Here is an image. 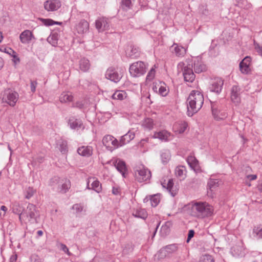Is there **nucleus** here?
Returning <instances> with one entry per match:
<instances>
[{
	"instance_id": "nucleus-63",
	"label": "nucleus",
	"mask_w": 262,
	"mask_h": 262,
	"mask_svg": "<svg viewBox=\"0 0 262 262\" xmlns=\"http://www.w3.org/2000/svg\"><path fill=\"white\" fill-rule=\"evenodd\" d=\"M148 140H149L148 138H146V139H143V140H142L141 141V143H142V142H148Z\"/></svg>"
},
{
	"instance_id": "nucleus-61",
	"label": "nucleus",
	"mask_w": 262,
	"mask_h": 262,
	"mask_svg": "<svg viewBox=\"0 0 262 262\" xmlns=\"http://www.w3.org/2000/svg\"><path fill=\"white\" fill-rule=\"evenodd\" d=\"M4 61L2 58L0 57V70L3 67Z\"/></svg>"
},
{
	"instance_id": "nucleus-19",
	"label": "nucleus",
	"mask_w": 262,
	"mask_h": 262,
	"mask_svg": "<svg viewBox=\"0 0 262 262\" xmlns=\"http://www.w3.org/2000/svg\"><path fill=\"white\" fill-rule=\"evenodd\" d=\"M251 58L246 56L239 63L240 70L242 73L247 74L250 71Z\"/></svg>"
},
{
	"instance_id": "nucleus-16",
	"label": "nucleus",
	"mask_w": 262,
	"mask_h": 262,
	"mask_svg": "<svg viewBox=\"0 0 262 262\" xmlns=\"http://www.w3.org/2000/svg\"><path fill=\"white\" fill-rule=\"evenodd\" d=\"M212 112L214 119L217 121L224 119L227 116V114L225 111L219 109L214 105H212Z\"/></svg>"
},
{
	"instance_id": "nucleus-3",
	"label": "nucleus",
	"mask_w": 262,
	"mask_h": 262,
	"mask_svg": "<svg viewBox=\"0 0 262 262\" xmlns=\"http://www.w3.org/2000/svg\"><path fill=\"white\" fill-rule=\"evenodd\" d=\"M38 216L36 207L33 204H29L26 210L19 214V219L20 222H24L26 224H34L37 222Z\"/></svg>"
},
{
	"instance_id": "nucleus-49",
	"label": "nucleus",
	"mask_w": 262,
	"mask_h": 262,
	"mask_svg": "<svg viewBox=\"0 0 262 262\" xmlns=\"http://www.w3.org/2000/svg\"><path fill=\"white\" fill-rule=\"evenodd\" d=\"M8 210V208L6 206L3 205L0 207V217H4Z\"/></svg>"
},
{
	"instance_id": "nucleus-60",
	"label": "nucleus",
	"mask_w": 262,
	"mask_h": 262,
	"mask_svg": "<svg viewBox=\"0 0 262 262\" xmlns=\"http://www.w3.org/2000/svg\"><path fill=\"white\" fill-rule=\"evenodd\" d=\"M32 262H42L41 259H39L38 257H37V256H36L34 258V261H33V259H32Z\"/></svg>"
},
{
	"instance_id": "nucleus-24",
	"label": "nucleus",
	"mask_w": 262,
	"mask_h": 262,
	"mask_svg": "<svg viewBox=\"0 0 262 262\" xmlns=\"http://www.w3.org/2000/svg\"><path fill=\"white\" fill-rule=\"evenodd\" d=\"M223 85V80L220 78H216L213 81L210 89L212 92L218 93L221 92Z\"/></svg>"
},
{
	"instance_id": "nucleus-33",
	"label": "nucleus",
	"mask_w": 262,
	"mask_h": 262,
	"mask_svg": "<svg viewBox=\"0 0 262 262\" xmlns=\"http://www.w3.org/2000/svg\"><path fill=\"white\" fill-rule=\"evenodd\" d=\"M155 125L154 120L151 118L145 119L142 123V126L145 130H150L152 129Z\"/></svg>"
},
{
	"instance_id": "nucleus-29",
	"label": "nucleus",
	"mask_w": 262,
	"mask_h": 262,
	"mask_svg": "<svg viewBox=\"0 0 262 262\" xmlns=\"http://www.w3.org/2000/svg\"><path fill=\"white\" fill-rule=\"evenodd\" d=\"M231 99L235 103L240 101L239 88L237 86H233L231 90Z\"/></svg>"
},
{
	"instance_id": "nucleus-40",
	"label": "nucleus",
	"mask_w": 262,
	"mask_h": 262,
	"mask_svg": "<svg viewBox=\"0 0 262 262\" xmlns=\"http://www.w3.org/2000/svg\"><path fill=\"white\" fill-rule=\"evenodd\" d=\"M42 23L46 26H52L53 25H61V23L55 21L51 19H41Z\"/></svg>"
},
{
	"instance_id": "nucleus-55",
	"label": "nucleus",
	"mask_w": 262,
	"mask_h": 262,
	"mask_svg": "<svg viewBox=\"0 0 262 262\" xmlns=\"http://www.w3.org/2000/svg\"><path fill=\"white\" fill-rule=\"evenodd\" d=\"M13 52L14 54L13 55V57L14 58V62H15V63H17L19 62V61H20L19 58L17 57V56L15 55V53L14 51Z\"/></svg>"
},
{
	"instance_id": "nucleus-52",
	"label": "nucleus",
	"mask_w": 262,
	"mask_h": 262,
	"mask_svg": "<svg viewBox=\"0 0 262 262\" xmlns=\"http://www.w3.org/2000/svg\"><path fill=\"white\" fill-rule=\"evenodd\" d=\"M36 85H37V82L36 81H31V89L33 92H34L35 91Z\"/></svg>"
},
{
	"instance_id": "nucleus-59",
	"label": "nucleus",
	"mask_w": 262,
	"mask_h": 262,
	"mask_svg": "<svg viewBox=\"0 0 262 262\" xmlns=\"http://www.w3.org/2000/svg\"><path fill=\"white\" fill-rule=\"evenodd\" d=\"M257 52L262 56V47L256 48Z\"/></svg>"
},
{
	"instance_id": "nucleus-56",
	"label": "nucleus",
	"mask_w": 262,
	"mask_h": 262,
	"mask_svg": "<svg viewBox=\"0 0 262 262\" xmlns=\"http://www.w3.org/2000/svg\"><path fill=\"white\" fill-rule=\"evenodd\" d=\"M247 178L250 180H256L257 179V176L255 175V174H251V175H248L247 176Z\"/></svg>"
},
{
	"instance_id": "nucleus-51",
	"label": "nucleus",
	"mask_w": 262,
	"mask_h": 262,
	"mask_svg": "<svg viewBox=\"0 0 262 262\" xmlns=\"http://www.w3.org/2000/svg\"><path fill=\"white\" fill-rule=\"evenodd\" d=\"M122 4L123 6L129 7L132 5V1L131 0H122Z\"/></svg>"
},
{
	"instance_id": "nucleus-41",
	"label": "nucleus",
	"mask_w": 262,
	"mask_h": 262,
	"mask_svg": "<svg viewBox=\"0 0 262 262\" xmlns=\"http://www.w3.org/2000/svg\"><path fill=\"white\" fill-rule=\"evenodd\" d=\"M60 151L63 154H66L68 151L67 142L65 141H61L59 143Z\"/></svg>"
},
{
	"instance_id": "nucleus-57",
	"label": "nucleus",
	"mask_w": 262,
	"mask_h": 262,
	"mask_svg": "<svg viewBox=\"0 0 262 262\" xmlns=\"http://www.w3.org/2000/svg\"><path fill=\"white\" fill-rule=\"evenodd\" d=\"M194 235V231L193 230H190L188 233V241Z\"/></svg>"
},
{
	"instance_id": "nucleus-14",
	"label": "nucleus",
	"mask_w": 262,
	"mask_h": 262,
	"mask_svg": "<svg viewBox=\"0 0 262 262\" xmlns=\"http://www.w3.org/2000/svg\"><path fill=\"white\" fill-rule=\"evenodd\" d=\"M105 76L107 79L117 82L122 78V73L120 71L119 73L115 70L110 68L107 70Z\"/></svg>"
},
{
	"instance_id": "nucleus-9",
	"label": "nucleus",
	"mask_w": 262,
	"mask_h": 262,
	"mask_svg": "<svg viewBox=\"0 0 262 262\" xmlns=\"http://www.w3.org/2000/svg\"><path fill=\"white\" fill-rule=\"evenodd\" d=\"M18 95L16 92L10 90H6L3 95L2 100L3 102L14 106L18 100Z\"/></svg>"
},
{
	"instance_id": "nucleus-20",
	"label": "nucleus",
	"mask_w": 262,
	"mask_h": 262,
	"mask_svg": "<svg viewBox=\"0 0 262 262\" xmlns=\"http://www.w3.org/2000/svg\"><path fill=\"white\" fill-rule=\"evenodd\" d=\"M34 36L32 31L29 30L24 31L19 35V39L23 43H29L33 39Z\"/></svg>"
},
{
	"instance_id": "nucleus-17",
	"label": "nucleus",
	"mask_w": 262,
	"mask_h": 262,
	"mask_svg": "<svg viewBox=\"0 0 262 262\" xmlns=\"http://www.w3.org/2000/svg\"><path fill=\"white\" fill-rule=\"evenodd\" d=\"M61 6L60 2L58 0H49L46 1L44 4L45 9L48 11H56Z\"/></svg>"
},
{
	"instance_id": "nucleus-47",
	"label": "nucleus",
	"mask_w": 262,
	"mask_h": 262,
	"mask_svg": "<svg viewBox=\"0 0 262 262\" xmlns=\"http://www.w3.org/2000/svg\"><path fill=\"white\" fill-rule=\"evenodd\" d=\"M35 192V190H34L32 188H28V189L27 190L26 198L27 199H29L34 195Z\"/></svg>"
},
{
	"instance_id": "nucleus-35",
	"label": "nucleus",
	"mask_w": 262,
	"mask_h": 262,
	"mask_svg": "<svg viewBox=\"0 0 262 262\" xmlns=\"http://www.w3.org/2000/svg\"><path fill=\"white\" fill-rule=\"evenodd\" d=\"M220 184V180L217 179H210L208 182L207 187L211 191H213L219 186Z\"/></svg>"
},
{
	"instance_id": "nucleus-44",
	"label": "nucleus",
	"mask_w": 262,
	"mask_h": 262,
	"mask_svg": "<svg viewBox=\"0 0 262 262\" xmlns=\"http://www.w3.org/2000/svg\"><path fill=\"white\" fill-rule=\"evenodd\" d=\"M131 52L132 53L129 54L130 56L138 57L140 55V51L138 47H133Z\"/></svg>"
},
{
	"instance_id": "nucleus-30",
	"label": "nucleus",
	"mask_w": 262,
	"mask_h": 262,
	"mask_svg": "<svg viewBox=\"0 0 262 262\" xmlns=\"http://www.w3.org/2000/svg\"><path fill=\"white\" fill-rule=\"evenodd\" d=\"M127 94L125 91L117 90L113 94L112 98L114 100L122 101L127 98Z\"/></svg>"
},
{
	"instance_id": "nucleus-43",
	"label": "nucleus",
	"mask_w": 262,
	"mask_h": 262,
	"mask_svg": "<svg viewBox=\"0 0 262 262\" xmlns=\"http://www.w3.org/2000/svg\"><path fill=\"white\" fill-rule=\"evenodd\" d=\"M200 262H214V260L212 256L204 255L201 257Z\"/></svg>"
},
{
	"instance_id": "nucleus-28",
	"label": "nucleus",
	"mask_w": 262,
	"mask_h": 262,
	"mask_svg": "<svg viewBox=\"0 0 262 262\" xmlns=\"http://www.w3.org/2000/svg\"><path fill=\"white\" fill-rule=\"evenodd\" d=\"M135 137V134L132 132H128L127 134L122 136L119 142L120 146H122L128 143Z\"/></svg>"
},
{
	"instance_id": "nucleus-26",
	"label": "nucleus",
	"mask_w": 262,
	"mask_h": 262,
	"mask_svg": "<svg viewBox=\"0 0 262 262\" xmlns=\"http://www.w3.org/2000/svg\"><path fill=\"white\" fill-rule=\"evenodd\" d=\"M96 27L99 31H103L108 28L107 19L100 18L96 21Z\"/></svg>"
},
{
	"instance_id": "nucleus-18",
	"label": "nucleus",
	"mask_w": 262,
	"mask_h": 262,
	"mask_svg": "<svg viewBox=\"0 0 262 262\" xmlns=\"http://www.w3.org/2000/svg\"><path fill=\"white\" fill-rule=\"evenodd\" d=\"M171 50L177 56L182 57L186 54L187 48L174 43L171 47Z\"/></svg>"
},
{
	"instance_id": "nucleus-6",
	"label": "nucleus",
	"mask_w": 262,
	"mask_h": 262,
	"mask_svg": "<svg viewBox=\"0 0 262 262\" xmlns=\"http://www.w3.org/2000/svg\"><path fill=\"white\" fill-rule=\"evenodd\" d=\"M135 175L136 179L140 182L146 181L151 177L150 171L142 164L136 166L135 170Z\"/></svg>"
},
{
	"instance_id": "nucleus-42",
	"label": "nucleus",
	"mask_w": 262,
	"mask_h": 262,
	"mask_svg": "<svg viewBox=\"0 0 262 262\" xmlns=\"http://www.w3.org/2000/svg\"><path fill=\"white\" fill-rule=\"evenodd\" d=\"M161 158L163 162H168L170 159V154L169 151L163 152L161 154Z\"/></svg>"
},
{
	"instance_id": "nucleus-34",
	"label": "nucleus",
	"mask_w": 262,
	"mask_h": 262,
	"mask_svg": "<svg viewBox=\"0 0 262 262\" xmlns=\"http://www.w3.org/2000/svg\"><path fill=\"white\" fill-rule=\"evenodd\" d=\"M59 100L61 102H71L73 100V96L71 93L68 92H63L59 97Z\"/></svg>"
},
{
	"instance_id": "nucleus-36",
	"label": "nucleus",
	"mask_w": 262,
	"mask_h": 262,
	"mask_svg": "<svg viewBox=\"0 0 262 262\" xmlns=\"http://www.w3.org/2000/svg\"><path fill=\"white\" fill-rule=\"evenodd\" d=\"M69 123L71 128L73 129H78L82 127V122L77 119H71L69 121Z\"/></svg>"
},
{
	"instance_id": "nucleus-31",
	"label": "nucleus",
	"mask_w": 262,
	"mask_h": 262,
	"mask_svg": "<svg viewBox=\"0 0 262 262\" xmlns=\"http://www.w3.org/2000/svg\"><path fill=\"white\" fill-rule=\"evenodd\" d=\"M150 200L151 205L152 207H156L160 203L161 200V196L160 194H154L153 195L147 196L144 199V202H147Z\"/></svg>"
},
{
	"instance_id": "nucleus-58",
	"label": "nucleus",
	"mask_w": 262,
	"mask_h": 262,
	"mask_svg": "<svg viewBox=\"0 0 262 262\" xmlns=\"http://www.w3.org/2000/svg\"><path fill=\"white\" fill-rule=\"evenodd\" d=\"M257 187H258V190L262 192V180L259 182Z\"/></svg>"
},
{
	"instance_id": "nucleus-32",
	"label": "nucleus",
	"mask_w": 262,
	"mask_h": 262,
	"mask_svg": "<svg viewBox=\"0 0 262 262\" xmlns=\"http://www.w3.org/2000/svg\"><path fill=\"white\" fill-rule=\"evenodd\" d=\"M89 28V23L85 20H81L77 26V30L79 33H84L86 32Z\"/></svg>"
},
{
	"instance_id": "nucleus-25",
	"label": "nucleus",
	"mask_w": 262,
	"mask_h": 262,
	"mask_svg": "<svg viewBox=\"0 0 262 262\" xmlns=\"http://www.w3.org/2000/svg\"><path fill=\"white\" fill-rule=\"evenodd\" d=\"M78 153L83 157H90L93 154V148L91 146H82L77 149Z\"/></svg>"
},
{
	"instance_id": "nucleus-5",
	"label": "nucleus",
	"mask_w": 262,
	"mask_h": 262,
	"mask_svg": "<svg viewBox=\"0 0 262 262\" xmlns=\"http://www.w3.org/2000/svg\"><path fill=\"white\" fill-rule=\"evenodd\" d=\"M50 185L56 191L61 193H66L71 187V182L70 180L67 179L54 178L51 180Z\"/></svg>"
},
{
	"instance_id": "nucleus-15",
	"label": "nucleus",
	"mask_w": 262,
	"mask_h": 262,
	"mask_svg": "<svg viewBox=\"0 0 262 262\" xmlns=\"http://www.w3.org/2000/svg\"><path fill=\"white\" fill-rule=\"evenodd\" d=\"M187 162L189 166L195 172H202L201 168L199 165V161L193 156H189L187 159Z\"/></svg>"
},
{
	"instance_id": "nucleus-21",
	"label": "nucleus",
	"mask_w": 262,
	"mask_h": 262,
	"mask_svg": "<svg viewBox=\"0 0 262 262\" xmlns=\"http://www.w3.org/2000/svg\"><path fill=\"white\" fill-rule=\"evenodd\" d=\"M188 127L187 122L185 121H180L175 123L172 127V130L176 134H182Z\"/></svg>"
},
{
	"instance_id": "nucleus-4",
	"label": "nucleus",
	"mask_w": 262,
	"mask_h": 262,
	"mask_svg": "<svg viewBox=\"0 0 262 262\" xmlns=\"http://www.w3.org/2000/svg\"><path fill=\"white\" fill-rule=\"evenodd\" d=\"M178 72L183 73L184 80L186 81L192 82L195 79V75L192 69V66L186 61H181L177 65Z\"/></svg>"
},
{
	"instance_id": "nucleus-2",
	"label": "nucleus",
	"mask_w": 262,
	"mask_h": 262,
	"mask_svg": "<svg viewBox=\"0 0 262 262\" xmlns=\"http://www.w3.org/2000/svg\"><path fill=\"white\" fill-rule=\"evenodd\" d=\"M213 213V207L206 202H196L191 205L190 214L194 217L203 219L211 216Z\"/></svg>"
},
{
	"instance_id": "nucleus-50",
	"label": "nucleus",
	"mask_w": 262,
	"mask_h": 262,
	"mask_svg": "<svg viewBox=\"0 0 262 262\" xmlns=\"http://www.w3.org/2000/svg\"><path fill=\"white\" fill-rule=\"evenodd\" d=\"M73 209L76 212H81L83 210V206L80 204H75L73 206Z\"/></svg>"
},
{
	"instance_id": "nucleus-11",
	"label": "nucleus",
	"mask_w": 262,
	"mask_h": 262,
	"mask_svg": "<svg viewBox=\"0 0 262 262\" xmlns=\"http://www.w3.org/2000/svg\"><path fill=\"white\" fill-rule=\"evenodd\" d=\"M152 90L162 96H166L169 92L166 84L162 81H156L153 83Z\"/></svg>"
},
{
	"instance_id": "nucleus-62",
	"label": "nucleus",
	"mask_w": 262,
	"mask_h": 262,
	"mask_svg": "<svg viewBox=\"0 0 262 262\" xmlns=\"http://www.w3.org/2000/svg\"><path fill=\"white\" fill-rule=\"evenodd\" d=\"M37 234L39 236H41L43 235V232L41 231V230H39L37 231Z\"/></svg>"
},
{
	"instance_id": "nucleus-38",
	"label": "nucleus",
	"mask_w": 262,
	"mask_h": 262,
	"mask_svg": "<svg viewBox=\"0 0 262 262\" xmlns=\"http://www.w3.org/2000/svg\"><path fill=\"white\" fill-rule=\"evenodd\" d=\"M157 68V66L155 64L151 69L150 70L146 76V80L151 81L155 76L156 69Z\"/></svg>"
},
{
	"instance_id": "nucleus-7",
	"label": "nucleus",
	"mask_w": 262,
	"mask_h": 262,
	"mask_svg": "<svg viewBox=\"0 0 262 262\" xmlns=\"http://www.w3.org/2000/svg\"><path fill=\"white\" fill-rule=\"evenodd\" d=\"M147 67L142 61H138L133 63L129 67L130 74L134 77L144 75L146 71Z\"/></svg>"
},
{
	"instance_id": "nucleus-39",
	"label": "nucleus",
	"mask_w": 262,
	"mask_h": 262,
	"mask_svg": "<svg viewBox=\"0 0 262 262\" xmlns=\"http://www.w3.org/2000/svg\"><path fill=\"white\" fill-rule=\"evenodd\" d=\"M161 184L163 187L166 188L169 191H171L173 185V180L172 179H168L167 182L166 180L161 181Z\"/></svg>"
},
{
	"instance_id": "nucleus-8",
	"label": "nucleus",
	"mask_w": 262,
	"mask_h": 262,
	"mask_svg": "<svg viewBox=\"0 0 262 262\" xmlns=\"http://www.w3.org/2000/svg\"><path fill=\"white\" fill-rule=\"evenodd\" d=\"M103 145L110 151H113L114 149L120 146L119 141L114 136L107 135L102 139Z\"/></svg>"
},
{
	"instance_id": "nucleus-12",
	"label": "nucleus",
	"mask_w": 262,
	"mask_h": 262,
	"mask_svg": "<svg viewBox=\"0 0 262 262\" xmlns=\"http://www.w3.org/2000/svg\"><path fill=\"white\" fill-rule=\"evenodd\" d=\"M152 137L154 139H158L162 141L167 142L173 138V135L166 130H162L154 132Z\"/></svg>"
},
{
	"instance_id": "nucleus-46",
	"label": "nucleus",
	"mask_w": 262,
	"mask_h": 262,
	"mask_svg": "<svg viewBox=\"0 0 262 262\" xmlns=\"http://www.w3.org/2000/svg\"><path fill=\"white\" fill-rule=\"evenodd\" d=\"M253 232L256 234L258 238H262V228L255 227L253 229Z\"/></svg>"
},
{
	"instance_id": "nucleus-23",
	"label": "nucleus",
	"mask_w": 262,
	"mask_h": 262,
	"mask_svg": "<svg viewBox=\"0 0 262 262\" xmlns=\"http://www.w3.org/2000/svg\"><path fill=\"white\" fill-rule=\"evenodd\" d=\"M187 169L185 166H179L175 169L176 176L180 180L183 181L187 177Z\"/></svg>"
},
{
	"instance_id": "nucleus-54",
	"label": "nucleus",
	"mask_w": 262,
	"mask_h": 262,
	"mask_svg": "<svg viewBox=\"0 0 262 262\" xmlns=\"http://www.w3.org/2000/svg\"><path fill=\"white\" fill-rule=\"evenodd\" d=\"M112 192L113 194L117 195L120 192V189L119 188L114 187L112 190Z\"/></svg>"
},
{
	"instance_id": "nucleus-48",
	"label": "nucleus",
	"mask_w": 262,
	"mask_h": 262,
	"mask_svg": "<svg viewBox=\"0 0 262 262\" xmlns=\"http://www.w3.org/2000/svg\"><path fill=\"white\" fill-rule=\"evenodd\" d=\"M12 211L16 214H19L21 210L18 204H14L12 206Z\"/></svg>"
},
{
	"instance_id": "nucleus-64",
	"label": "nucleus",
	"mask_w": 262,
	"mask_h": 262,
	"mask_svg": "<svg viewBox=\"0 0 262 262\" xmlns=\"http://www.w3.org/2000/svg\"><path fill=\"white\" fill-rule=\"evenodd\" d=\"M3 39V36L2 33L0 32V43L2 42Z\"/></svg>"
},
{
	"instance_id": "nucleus-27",
	"label": "nucleus",
	"mask_w": 262,
	"mask_h": 262,
	"mask_svg": "<svg viewBox=\"0 0 262 262\" xmlns=\"http://www.w3.org/2000/svg\"><path fill=\"white\" fill-rule=\"evenodd\" d=\"M115 166L117 169L122 174V176L125 177L127 169L125 162L121 160H117Z\"/></svg>"
},
{
	"instance_id": "nucleus-45",
	"label": "nucleus",
	"mask_w": 262,
	"mask_h": 262,
	"mask_svg": "<svg viewBox=\"0 0 262 262\" xmlns=\"http://www.w3.org/2000/svg\"><path fill=\"white\" fill-rule=\"evenodd\" d=\"M48 39L49 41L55 46L57 43V35L53 34L49 37Z\"/></svg>"
},
{
	"instance_id": "nucleus-10",
	"label": "nucleus",
	"mask_w": 262,
	"mask_h": 262,
	"mask_svg": "<svg viewBox=\"0 0 262 262\" xmlns=\"http://www.w3.org/2000/svg\"><path fill=\"white\" fill-rule=\"evenodd\" d=\"M178 250V247L176 244H171L166 246L159 251V253L157 254L158 257L159 259L163 258L169 254L175 253Z\"/></svg>"
},
{
	"instance_id": "nucleus-53",
	"label": "nucleus",
	"mask_w": 262,
	"mask_h": 262,
	"mask_svg": "<svg viewBox=\"0 0 262 262\" xmlns=\"http://www.w3.org/2000/svg\"><path fill=\"white\" fill-rule=\"evenodd\" d=\"M17 256L16 254H13L11 256L9 262H16L17 260Z\"/></svg>"
},
{
	"instance_id": "nucleus-37",
	"label": "nucleus",
	"mask_w": 262,
	"mask_h": 262,
	"mask_svg": "<svg viewBox=\"0 0 262 262\" xmlns=\"http://www.w3.org/2000/svg\"><path fill=\"white\" fill-rule=\"evenodd\" d=\"M90 62L89 60L83 58L80 61V68L83 71H86L89 69Z\"/></svg>"
},
{
	"instance_id": "nucleus-13",
	"label": "nucleus",
	"mask_w": 262,
	"mask_h": 262,
	"mask_svg": "<svg viewBox=\"0 0 262 262\" xmlns=\"http://www.w3.org/2000/svg\"><path fill=\"white\" fill-rule=\"evenodd\" d=\"M87 188L99 193L102 190L101 184L95 178H90L87 182Z\"/></svg>"
},
{
	"instance_id": "nucleus-1",
	"label": "nucleus",
	"mask_w": 262,
	"mask_h": 262,
	"mask_svg": "<svg viewBox=\"0 0 262 262\" xmlns=\"http://www.w3.org/2000/svg\"><path fill=\"white\" fill-rule=\"evenodd\" d=\"M187 113L189 116H192L202 107L204 103V97L199 91L191 92L187 99Z\"/></svg>"
},
{
	"instance_id": "nucleus-22",
	"label": "nucleus",
	"mask_w": 262,
	"mask_h": 262,
	"mask_svg": "<svg viewBox=\"0 0 262 262\" xmlns=\"http://www.w3.org/2000/svg\"><path fill=\"white\" fill-rule=\"evenodd\" d=\"M194 70L196 73H200L207 70L206 66L200 59H196L194 60Z\"/></svg>"
}]
</instances>
